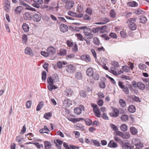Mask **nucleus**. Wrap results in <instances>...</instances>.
<instances>
[{
	"mask_svg": "<svg viewBox=\"0 0 149 149\" xmlns=\"http://www.w3.org/2000/svg\"><path fill=\"white\" fill-rule=\"evenodd\" d=\"M137 19V18L134 17L130 18L128 19L127 23L128 24L129 28L132 31L136 29L137 26L134 23Z\"/></svg>",
	"mask_w": 149,
	"mask_h": 149,
	"instance_id": "obj_1",
	"label": "nucleus"
},
{
	"mask_svg": "<svg viewBox=\"0 0 149 149\" xmlns=\"http://www.w3.org/2000/svg\"><path fill=\"white\" fill-rule=\"evenodd\" d=\"M54 80L51 77H48L47 78V82L49 85L47 86L48 89L50 91H52L53 89H56L57 87L53 85L54 83Z\"/></svg>",
	"mask_w": 149,
	"mask_h": 149,
	"instance_id": "obj_2",
	"label": "nucleus"
},
{
	"mask_svg": "<svg viewBox=\"0 0 149 149\" xmlns=\"http://www.w3.org/2000/svg\"><path fill=\"white\" fill-rule=\"evenodd\" d=\"M92 107L93 108V111L95 114L96 116L100 117L101 116L100 110L97 105L95 104L91 103V104Z\"/></svg>",
	"mask_w": 149,
	"mask_h": 149,
	"instance_id": "obj_3",
	"label": "nucleus"
},
{
	"mask_svg": "<svg viewBox=\"0 0 149 149\" xmlns=\"http://www.w3.org/2000/svg\"><path fill=\"white\" fill-rule=\"evenodd\" d=\"M88 31L91 32V29L90 28L88 27L86 30H84V33L87 39H91L93 37V35L91 32H89Z\"/></svg>",
	"mask_w": 149,
	"mask_h": 149,
	"instance_id": "obj_4",
	"label": "nucleus"
},
{
	"mask_svg": "<svg viewBox=\"0 0 149 149\" xmlns=\"http://www.w3.org/2000/svg\"><path fill=\"white\" fill-rule=\"evenodd\" d=\"M75 67L72 65L70 64L67 65L66 67L67 72L69 74L74 73L75 71Z\"/></svg>",
	"mask_w": 149,
	"mask_h": 149,
	"instance_id": "obj_5",
	"label": "nucleus"
},
{
	"mask_svg": "<svg viewBox=\"0 0 149 149\" xmlns=\"http://www.w3.org/2000/svg\"><path fill=\"white\" fill-rule=\"evenodd\" d=\"M34 3H33L32 6L36 8H38L40 7V5L43 3L42 0H33Z\"/></svg>",
	"mask_w": 149,
	"mask_h": 149,
	"instance_id": "obj_6",
	"label": "nucleus"
},
{
	"mask_svg": "<svg viewBox=\"0 0 149 149\" xmlns=\"http://www.w3.org/2000/svg\"><path fill=\"white\" fill-rule=\"evenodd\" d=\"M32 17L33 20L36 22H40L41 18V17L40 14H34L32 16Z\"/></svg>",
	"mask_w": 149,
	"mask_h": 149,
	"instance_id": "obj_7",
	"label": "nucleus"
},
{
	"mask_svg": "<svg viewBox=\"0 0 149 149\" xmlns=\"http://www.w3.org/2000/svg\"><path fill=\"white\" fill-rule=\"evenodd\" d=\"M25 54L29 55L31 57L33 56L34 54L31 49L29 47H26L24 50Z\"/></svg>",
	"mask_w": 149,
	"mask_h": 149,
	"instance_id": "obj_8",
	"label": "nucleus"
},
{
	"mask_svg": "<svg viewBox=\"0 0 149 149\" xmlns=\"http://www.w3.org/2000/svg\"><path fill=\"white\" fill-rule=\"evenodd\" d=\"M119 113V111L116 108H114L113 111L110 113V115L113 117H116L118 116Z\"/></svg>",
	"mask_w": 149,
	"mask_h": 149,
	"instance_id": "obj_9",
	"label": "nucleus"
},
{
	"mask_svg": "<svg viewBox=\"0 0 149 149\" xmlns=\"http://www.w3.org/2000/svg\"><path fill=\"white\" fill-rule=\"evenodd\" d=\"M23 17L25 20H30L32 19V15L30 13L26 12L23 15Z\"/></svg>",
	"mask_w": 149,
	"mask_h": 149,
	"instance_id": "obj_10",
	"label": "nucleus"
},
{
	"mask_svg": "<svg viewBox=\"0 0 149 149\" xmlns=\"http://www.w3.org/2000/svg\"><path fill=\"white\" fill-rule=\"evenodd\" d=\"M74 5V3L72 1H69L66 2L65 7L67 9H70L73 7Z\"/></svg>",
	"mask_w": 149,
	"mask_h": 149,
	"instance_id": "obj_11",
	"label": "nucleus"
},
{
	"mask_svg": "<svg viewBox=\"0 0 149 149\" xmlns=\"http://www.w3.org/2000/svg\"><path fill=\"white\" fill-rule=\"evenodd\" d=\"M63 104L66 107H68L72 104V101L68 98H66L64 100Z\"/></svg>",
	"mask_w": 149,
	"mask_h": 149,
	"instance_id": "obj_12",
	"label": "nucleus"
},
{
	"mask_svg": "<svg viewBox=\"0 0 149 149\" xmlns=\"http://www.w3.org/2000/svg\"><path fill=\"white\" fill-rule=\"evenodd\" d=\"M56 50L54 47L50 46L48 47L47 49V52H48L49 55H52L55 53Z\"/></svg>",
	"mask_w": 149,
	"mask_h": 149,
	"instance_id": "obj_13",
	"label": "nucleus"
},
{
	"mask_svg": "<svg viewBox=\"0 0 149 149\" xmlns=\"http://www.w3.org/2000/svg\"><path fill=\"white\" fill-rule=\"evenodd\" d=\"M60 29L61 31L65 32L68 31V27L65 24H62L60 26Z\"/></svg>",
	"mask_w": 149,
	"mask_h": 149,
	"instance_id": "obj_14",
	"label": "nucleus"
},
{
	"mask_svg": "<svg viewBox=\"0 0 149 149\" xmlns=\"http://www.w3.org/2000/svg\"><path fill=\"white\" fill-rule=\"evenodd\" d=\"M94 71L92 68L89 67L87 68L86 71L87 75L89 77H91L94 73Z\"/></svg>",
	"mask_w": 149,
	"mask_h": 149,
	"instance_id": "obj_15",
	"label": "nucleus"
},
{
	"mask_svg": "<svg viewBox=\"0 0 149 149\" xmlns=\"http://www.w3.org/2000/svg\"><path fill=\"white\" fill-rule=\"evenodd\" d=\"M127 4L128 6L132 7H137L138 5L137 3L134 1L128 2Z\"/></svg>",
	"mask_w": 149,
	"mask_h": 149,
	"instance_id": "obj_16",
	"label": "nucleus"
},
{
	"mask_svg": "<svg viewBox=\"0 0 149 149\" xmlns=\"http://www.w3.org/2000/svg\"><path fill=\"white\" fill-rule=\"evenodd\" d=\"M68 119L69 121H70L74 123L79 122L81 120L83 121L84 120V118H69Z\"/></svg>",
	"mask_w": 149,
	"mask_h": 149,
	"instance_id": "obj_17",
	"label": "nucleus"
},
{
	"mask_svg": "<svg viewBox=\"0 0 149 149\" xmlns=\"http://www.w3.org/2000/svg\"><path fill=\"white\" fill-rule=\"evenodd\" d=\"M137 87L140 90H143L144 89L145 86L144 84L141 82H139L136 84Z\"/></svg>",
	"mask_w": 149,
	"mask_h": 149,
	"instance_id": "obj_18",
	"label": "nucleus"
},
{
	"mask_svg": "<svg viewBox=\"0 0 149 149\" xmlns=\"http://www.w3.org/2000/svg\"><path fill=\"white\" fill-rule=\"evenodd\" d=\"M128 110L130 112L134 113L136 111V108L133 105H130L128 107Z\"/></svg>",
	"mask_w": 149,
	"mask_h": 149,
	"instance_id": "obj_19",
	"label": "nucleus"
},
{
	"mask_svg": "<svg viewBox=\"0 0 149 149\" xmlns=\"http://www.w3.org/2000/svg\"><path fill=\"white\" fill-rule=\"evenodd\" d=\"M108 146L110 148H116L117 146V144L113 140H112L110 141Z\"/></svg>",
	"mask_w": 149,
	"mask_h": 149,
	"instance_id": "obj_20",
	"label": "nucleus"
},
{
	"mask_svg": "<svg viewBox=\"0 0 149 149\" xmlns=\"http://www.w3.org/2000/svg\"><path fill=\"white\" fill-rule=\"evenodd\" d=\"M67 64V62L66 61H59L57 63V67L59 68H61L63 67V65H65Z\"/></svg>",
	"mask_w": 149,
	"mask_h": 149,
	"instance_id": "obj_21",
	"label": "nucleus"
},
{
	"mask_svg": "<svg viewBox=\"0 0 149 149\" xmlns=\"http://www.w3.org/2000/svg\"><path fill=\"white\" fill-rule=\"evenodd\" d=\"M23 30L25 32H28L29 31V27L28 25L25 23H24L22 25Z\"/></svg>",
	"mask_w": 149,
	"mask_h": 149,
	"instance_id": "obj_22",
	"label": "nucleus"
},
{
	"mask_svg": "<svg viewBox=\"0 0 149 149\" xmlns=\"http://www.w3.org/2000/svg\"><path fill=\"white\" fill-rule=\"evenodd\" d=\"M22 6H20L17 7L15 10V14H20L23 10Z\"/></svg>",
	"mask_w": 149,
	"mask_h": 149,
	"instance_id": "obj_23",
	"label": "nucleus"
},
{
	"mask_svg": "<svg viewBox=\"0 0 149 149\" xmlns=\"http://www.w3.org/2000/svg\"><path fill=\"white\" fill-rule=\"evenodd\" d=\"M121 130L123 132H126L127 130V126L125 124H122L120 127Z\"/></svg>",
	"mask_w": 149,
	"mask_h": 149,
	"instance_id": "obj_24",
	"label": "nucleus"
},
{
	"mask_svg": "<svg viewBox=\"0 0 149 149\" xmlns=\"http://www.w3.org/2000/svg\"><path fill=\"white\" fill-rule=\"evenodd\" d=\"M134 13L136 14L139 15L143 14L144 11L139 8H138L134 10Z\"/></svg>",
	"mask_w": 149,
	"mask_h": 149,
	"instance_id": "obj_25",
	"label": "nucleus"
},
{
	"mask_svg": "<svg viewBox=\"0 0 149 149\" xmlns=\"http://www.w3.org/2000/svg\"><path fill=\"white\" fill-rule=\"evenodd\" d=\"M121 137L124 139H128L130 137V135L127 132L123 133L122 132Z\"/></svg>",
	"mask_w": 149,
	"mask_h": 149,
	"instance_id": "obj_26",
	"label": "nucleus"
},
{
	"mask_svg": "<svg viewBox=\"0 0 149 149\" xmlns=\"http://www.w3.org/2000/svg\"><path fill=\"white\" fill-rule=\"evenodd\" d=\"M45 148L46 149H49L51 147V143L48 141H45L44 143Z\"/></svg>",
	"mask_w": 149,
	"mask_h": 149,
	"instance_id": "obj_27",
	"label": "nucleus"
},
{
	"mask_svg": "<svg viewBox=\"0 0 149 149\" xmlns=\"http://www.w3.org/2000/svg\"><path fill=\"white\" fill-rule=\"evenodd\" d=\"M75 77L77 79L81 80L82 78L81 73L80 72H77L75 74Z\"/></svg>",
	"mask_w": 149,
	"mask_h": 149,
	"instance_id": "obj_28",
	"label": "nucleus"
},
{
	"mask_svg": "<svg viewBox=\"0 0 149 149\" xmlns=\"http://www.w3.org/2000/svg\"><path fill=\"white\" fill-rule=\"evenodd\" d=\"M49 131L47 127V126L45 125L44 126V128L40 129V132L41 133H47Z\"/></svg>",
	"mask_w": 149,
	"mask_h": 149,
	"instance_id": "obj_29",
	"label": "nucleus"
},
{
	"mask_svg": "<svg viewBox=\"0 0 149 149\" xmlns=\"http://www.w3.org/2000/svg\"><path fill=\"white\" fill-rule=\"evenodd\" d=\"M110 16L113 18H115L116 15V14L115 10L113 9H111L110 10L109 14Z\"/></svg>",
	"mask_w": 149,
	"mask_h": 149,
	"instance_id": "obj_30",
	"label": "nucleus"
},
{
	"mask_svg": "<svg viewBox=\"0 0 149 149\" xmlns=\"http://www.w3.org/2000/svg\"><path fill=\"white\" fill-rule=\"evenodd\" d=\"M93 78L95 80H98L100 78L99 75L96 72H94L92 76Z\"/></svg>",
	"mask_w": 149,
	"mask_h": 149,
	"instance_id": "obj_31",
	"label": "nucleus"
},
{
	"mask_svg": "<svg viewBox=\"0 0 149 149\" xmlns=\"http://www.w3.org/2000/svg\"><path fill=\"white\" fill-rule=\"evenodd\" d=\"M116 69L115 68L112 67L111 68L110 70L109 71L114 75L117 76L118 75V74L116 71L115 70Z\"/></svg>",
	"mask_w": 149,
	"mask_h": 149,
	"instance_id": "obj_32",
	"label": "nucleus"
},
{
	"mask_svg": "<svg viewBox=\"0 0 149 149\" xmlns=\"http://www.w3.org/2000/svg\"><path fill=\"white\" fill-rule=\"evenodd\" d=\"M130 132L133 135L136 134L138 132L137 130L134 127H132L130 128Z\"/></svg>",
	"mask_w": 149,
	"mask_h": 149,
	"instance_id": "obj_33",
	"label": "nucleus"
},
{
	"mask_svg": "<svg viewBox=\"0 0 149 149\" xmlns=\"http://www.w3.org/2000/svg\"><path fill=\"white\" fill-rule=\"evenodd\" d=\"M66 50L63 48H61L59 50V54L60 55L63 56L66 55Z\"/></svg>",
	"mask_w": 149,
	"mask_h": 149,
	"instance_id": "obj_34",
	"label": "nucleus"
},
{
	"mask_svg": "<svg viewBox=\"0 0 149 149\" xmlns=\"http://www.w3.org/2000/svg\"><path fill=\"white\" fill-rule=\"evenodd\" d=\"M75 35L78 40L81 41L84 40V38L81 34L77 33Z\"/></svg>",
	"mask_w": 149,
	"mask_h": 149,
	"instance_id": "obj_35",
	"label": "nucleus"
},
{
	"mask_svg": "<svg viewBox=\"0 0 149 149\" xmlns=\"http://www.w3.org/2000/svg\"><path fill=\"white\" fill-rule=\"evenodd\" d=\"M74 112L75 114L79 115L81 112V109L79 107L75 108L74 109Z\"/></svg>",
	"mask_w": 149,
	"mask_h": 149,
	"instance_id": "obj_36",
	"label": "nucleus"
},
{
	"mask_svg": "<svg viewBox=\"0 0 149 149\" xmlns=\"http://www.w3.org/2000/svg\"><path fill=\"white\" fill-rule=\"evenodd\" d=\"M66 44L68 47H72L74 44V43L73 42L72 40H67L66 42Z\"/></svg>",
	"mask_w": 149,
	"mask_h": 149,
	"instance_id": "obj_37",
	"label": "nucleus"
},
{
	"mask_svg": "<svg viewBox=\"0 0 149 149\" xmlns=\"http://www.w3.org/2000/svg\"><path fill=\"white\" fill-rule=\"evenodd\" d=\"M139 20L141 23L143 24L146 23L147 21V19L146 17L141 16L139 18Z\"/></svg>",
	"mask_w": 149,
	"mask_h": 149,
	"instance_id": "obj_38",
	"label": "nucleus"
},
{
	"mask_svg": "<svg viewBox=\"0 0 149 149\" xmlns=\"http://www.w3.org/2000/svg\"><path fill=\"white\" fill-rule=\"evenodd\" d=\"M93 42L96 45H99L100 44L99 39L97 37H94L93 40Z\"/></svg>",
	"mask_w": 149,
	"mask_h": 149,
	"instance_id": "obj_39",
	"label": "nucleus"
},
{
	"mask_svg": "<svg viewBox=\"0 0 149 149\" xmlns=\"http://www.w3.org/2000/svg\"><path fill=\"white\" fill-rule=\"evenodd\" d=\"M99 85L100 88H105L106 85L104 82L103 81H100L99 83Z\"/></svg>",
	"mask_w": 149,
	"mask_h": 149,
	"instance_id": "obj_40",
	"label": "nucleus"
},
{
	"mask_svg": "<svg viewBox=\"0 0 149 149\" xmlns=\"http://www.w3.org/2000/svg\"><path fill=\"white\" fill-rule=\"evenodd\" d=\"M119 103L122 107H124L126 105L125 101L121 99H120L119 100Z\"/></svg>",
	"mask_w": 149,
	"mask_h": 149,
	"instance_id": "obj_41",
	"label": "nucleus"
},
{
	"mask_svg": "<svg viewBox=\"0 0 149 149\" xmlns=\"http://www.w3.org/2000/svg\"><path fill=\"white\" fill-rule=\"evenodd\" d=\"M120 119L122 121H125L128 119V116L125 114L122 115L120 117Z\"/></svg>",
	"mask_w": 149,
	"mask_h": 149,
	"instance_id": "obj_42",
	"label": "nucleus"
},
{
	"mask_svg": "<svg viewBox=\"0 0 149 149\" xmlns=\"http://www.w3.org/2000/svg\"><path fill=\"white\" fill-rule=\"evenodd\" d=\"M72 49V51L74 52H76L78 51V46L77 44L74 42V44Z\"/></svg>",
	"mask_w": 149,
	"mask_h": 149,
	"instance_id": "obj_43",
	"label": "nucleus"
},
{
	"mask_svg": "<svg viewBox=\"0 0 149 149\" xmlns=\"http://www.w3.org/2000/svg\"><path fill=\"white\" fill-rule=\"evenodd\" d=\"M104 19V22H97V23H95V24H99V25L103 24L106 23H107L108 22H109V19L107 18H105Z\"/></svg>",
	"mask_w": 149,
	"mask_h": 149,
	"instance_id": "obj_44",
	"label": "nucleus"
},
{
	"mask_svg": "<svg viewBox=\"0 0 149 149\" xmlns=\"http://www.w3.org/2000/svg\"><path fill=\"white\" fill-rule=\"evenodd\" d=\"M107 26H104L100 28V33H103L106 31Z\"/></svg>",
	"mask_w": 149,
	"mask_h": 149,
	"instance_id": "obj_45",
	"label": "nucleus"
},
{
	"mask_svg": "<svg viewBox=\"0 0 149 149\" xmlns=\"http://www.w3.org/2000/svg\"><path fill=\"white\" fill-rule=\"evenodd\" d=\"M132 142L135 145V146L137 145L138 143H140L141 142L140 140L138 138H136L133 139L132 141Z\"/></svg>",
	"mask_w": 149,
	"mask_h": 149,
	"instance_id": "obj_46",
	"label": "nucleus"
},
{
	"mask_svg": "<svg viewBox=\"0 0 149 149\" xmlns=\"http://www.w3.org/2000/svg\"><path fill=\"white\" fill-rule=\"evenodd\" d=\"M146 65L143 63H140L139 65V68L141 70H144L146 68Z\"/></svg>",
	"mask_w": 149,
	"mask_h": 149,
	"instance_id": "obj_47",
	"label": "nucleus"
},
{
	"mask_svg": "<svg viewBox=\"0 0 149 149\" xmlns=\"http://www.w3.org/2000/svg\"><path fill=\"white\" fill-rule=\"evenodd\" d=\"M120 33L121 36L124 38H125L127 36V34L125 32V30L122 31L120 32Z\"/></svg>",
	"mask_w": 149,
	"mask_h": 149,
	"instance_id": "obj_48",
	"label": "nucleus"
},
{
	"mask_svg": "<svg viewBox=\"0 0 149 149\" xmlns=\"http://www.w3.org/2000/svg\"><path fill=\"white\" fill-rule=\"evenodd\" d=\"M43 105V104L42 102H40L38 104V105L37 108L36 110L37 111H40V109L42 108Z\"/></svg>",
	"mask_w": 149,
	"mask_h": 149,
	"instance_id": "obj_49",
	"label": "nucleus"
},
{
	"mask_svg": "<svg viewBox=\"0 0 149 149\" xmlns=\"http://www.w3.org/2000/svg\"><path fill=\"white\" fill-rule=\"evenodd\" d=\"M91 141L93 143L94 145L97 147H99L100 146V143L96 140L92 139Z\"/></svg>",
	"mask_w": 149,
	"mask_h": 149,
	"instance_id": "obj_50",
	"label": "nucleus"
},
{
	"mask_svg": "<svg viewBox=\"0 0 149 149\" xmlns=\"http://www.w3.org/2000/svg\"><path fill=\"white\" fill-rule=\"evenodd\" d=\"M124 147L125 149H132V147L130 144L128 143H125L124 145Z\"/></svg>",
	"mask_w": 149,
	"mask_h": 149,
	"instance_id": "obj_51",
	"label": "nucleus"
},
{
	"mask_svg": "<svg viewBox=\"0 0 149 149\" xmlns=\"http://www.w3.org/2000/svg\"><path fill=\"white\" fill-rule=\"evenodd\" d=\"M122 68L123 70L125 72H127L130 70L129 67L127 65L123 66Z\"/></svg>",
	"mask_w": 149,
	"mask_h": 149,
	"instance_id": "obj_52",
	"label": "nucleus"
},
{
	"mask_svg": "<svg viewBox=\"0 0 149 149\" xmlns=\"http://www.w3.org/2000/svg\"><path fill=\"white\" fill-rule=\"evenodd\" d=\"M109 35L110 37L116 39L117 38V35L114 33L111 32L110 33Z\"/></svg>",
	"mask_w": 149,
	"mask_h": 149,
	"instance_id": "obj_53",
	"label": "nucleus"
},
{
	"mask_svg": "<svg viewBox=\"0 0 149 149\" xmlns=\"http://www.w3.org/2000/svg\"><path fill=\"white\" fill-rule=\"evenodd\" d=\"M132 99L135 101L136 102H141V100H140L139 97H138L136 96L135 95L134 96H132Z\"/></svg>",
	"mask_w": 149,
	"mask_h": 149,
	"instance_id": "obj_54",
	"label": "nucleus"
},
{
	"mask_svg": "<svg viewBox=\"0 0 149 149\" xmlns=\"http://www.w3.org/2000/svg\"><path fill=\"white\" fill-rule=\"evenodd\" d=\"M86 124L89 126L91 125L92 123V121L90 119H87L85 120Z\"/></svg>",
	"mask_w": 149,
	"mask_h": 149,
	"instance_id": "obj_55",
	"label": "nucleus"
},
{
	"mask_svg": "<svg viewBox=\"0 0 149 149\" xmlns=\"http://www.w3.org/2000/svg\"><path fill=\"white\" fill-rule=\"evenodd\" d=\"M25 9L28 10H30L32 11H36V9L33 8L31 6L27 5L25 8Z\"/></svg>",
	"mask_w": 149,
	"mask_h": 149,
	"instance_id": "obj_56",
	"label": "nucleus"
},
{
	"mask_svg": "<svg viewBox=\"0 0 149 149\" xmlns=\"http://www.w3.org/2000/svg\"><path fill=\"white\" fill-rule=\"evenodd\" d=\"M44 118L47 119H49L52 116V115L50 113H46L44 115Z\"/></svg>",
	"mask_w": 149,
	"mask_h": 149,
	"instance_id": "obj_57",
	"label": "nucleus"
},
{
	"mask_svg": "<svg viewBox=\"0 0 149 149\" xmlns=\"http://www.w3.org/2000/svg\"><path fill=\"white\" fill-rule=\"evenodd\" d=\"M32 104V102L31 101H28L26 103V107L29 109L30 108Z\"/></svg>",
	"mask_w": 149,
	"mask_h": 149,
	"instance_id": "obj_58",
	"label": "nucleus"
},
{
	"mask_svg": "<svg viewBox=\"0 0 149 149\" xmlns=\"http://www.w3.org/2000/svg\"><path fill=\"white\" fill-rule=\"evenodd\" d=\"M46 78V72L43 71L42 74V79L43 80H45Z\"/></svg>",
	"mask_w": 149,
	"mask_h": 149,
	"instance_id": "obj_59",
	"label": "nucleus"
},
{
	"mask_svg": "<svg viewBox=\"0 0 149 149\" xmlns=\"http://www.w3.org/2000/svg\"><path fill=\"white\" fill-rule=\"evenodd\" d=\"M122 132L120 131L116 130L114 132V134L116 136H121Z\"/></svg>",
	"mask_w": 149,
	"mask_h": 149,
	"instance_id": "obj_60",
	"label": "nucleus"
},
{
	"mask_svg": "<svg viewBox=\"0 0 149 149\" xmlns=\"http://www.w3.org/2000/svg\"><path fill=\"white\" fill-rule=\"evenodd\" d=\"M103 100L101 99H99L97 101V104L100 106H102L103 104Z\"/></svg>",
	"mask_w": 149,
	"mask_h": 149,
	"instance_id": "obj_61",
	"label": "nucleus"
},
{
	"mask_svg": "<svg viewBox=\"0 0 149 149\" xmlns=\"http://www.w3.org/2000/svg\"><path fill=\"white\" fill-rule=\"evenodd\" d=\"M135 146L136 148L138 149H140L142 148L143 147V145L141 142L140 143H138L137 145H136Z\"/></svg>",
	"mask_w": 149,
	"mask_h": 149,
	"instance_id": "obj_62",
	"label": "nucleus"
},
{
	"mask_svg": "<svg viewBox=\"0 0 149 149\" xmlns=\"http://www.w3.org/2000/svg\"><path fill=\"white\" fill-rule=\"evenodd\" d=\"M112 65H113L114 68L118 67L119 66V63L117 61H115L112 62Z\"/></svg>",
	"mask_w": 149,
	"mask_h": 149,
	"instance_id": "obj_63",
	"label": "nucleus"
},
{
	"mask_svg": "<svg viewBox=\"0 0 149 149\" xmlns=\"http://www.w3.org/2000/svg\"><path fill=\"white\" fill-rule=\"evenodd\" d=\"M123 91L126 94H128L129 93V91L128 88L126 87H125L123 88Z\"/></svg>",
	"mask_w": 149,
	"mask_h": 149,
	"instance_id": "obj_64",
	"label": "nucleus"
}]
</instances>
